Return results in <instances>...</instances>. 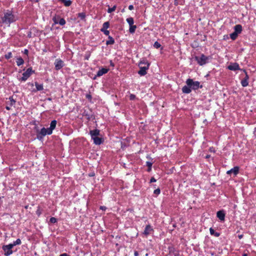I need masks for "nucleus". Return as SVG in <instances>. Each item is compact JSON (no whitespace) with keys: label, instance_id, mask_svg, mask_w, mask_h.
I'll list each match as a JSON object with an SVG mask.
<instances>
[{"label":"nucleus","instance_id":"1","mask_svg":"<svg viewBox=\"0 0 256 256\" xmlns=\"http://www.w3.org/2000/svg\"><path fill=\"white\" fill-rule=\"evenodd\" d=\"M0 28L2 26L3 24L10 26V24L16 22L18 20V18L14 14L12 10H7L6 12H4V16L0 17Z\"/></svg>","mask_w":256,"mask_h":256},{"label":"nucleus","instance_id":"2","mask_svg":"<svg viewBox=\"0 0 256 256\" xmlns=\"http://www.w3.org/2000/svg\"><path fill=\"white\" fill-rule=\"evenodd\" d=\"M35 128L36 132V138L40 140H42L46 135H50L52 134L51 132H49L48 128H42L40 130L38 127H36Z\"/></svg>","mask_w":256,"mask_h":256},{"label":"nucleus","instance_id":"3","mask_svg":"<svg viewBox=\"0 0 256 256\" xmlns=\"http://www.w3.org/2000/svg\"><path fill=\"white\" fill-rule=\"evenodd\" d=\"M211 58L210 56H207L204 54H201L200 56H196L194 60L197 62L200 66H204L208 62V60Z\"/></svg>","mask_w":256,"mask_h":256},{"label":"nucleus","instance_id":"4","mask_svg":"<svg viewBox=\"0 0 256 256\" xmlns=\"http://www.w3.org/2000/svg\"><path fill=\"white\" fill-rule=\"evenodd\" d=\"M186 83L188 86H190L191 90H197L199 88H202V86L200 85V82L198 81H194L192 78H188L186 80Z\"/></svg>","mask_w":256,"mask_h":256},{"label":"nucleus","instance_id":"5","mask_svg":"<svg viewBox=\"0 0 256 256\" xmlns=\"http://www.w3.org/2000/svg\"><path fill=\"white\" fill-rule=\"evenodd\" d=\"M35 73V71L32 70V67L28 68L26 72L22 74V76L18 80L20 82L26 81L30 76Z\"/></svg>","mask_w":256,"mask_h":256},{"label":"nucleus","instance_id":"6","mask_svg":"<svg viewBox=\"0 0 256 256\" xmlns=\"http://www.w3.org/2000/svg\"><path fill=\"white\" fill-rule=\"evenodd\" d=\"M12 245L10 244L7 245H4L2 246V249L4 251V255L6 256H9L13 253V251L12 250Z\"/></svg>","mask_w":256,"mask_h":256},{"label":"nucleus","instance_id":"7","mask_svg":"<svg viewBox=\"0 0 256 256\" xmlns=\"http://www.w3.org/2000/svg\"><path fill=\"white\" fill-rule=\"evenodd\" d=\"M150 64H148V66H139L140 70L138 71V74L140 76H144L147 74V70L149 69Z\"/></svg>","mask_w":256,"mask_h":256},{"label":"nucleus","instance_id":"8","mask_svg":"<svg viewBox=\"0 0 256 256\" xmlns=\"http://www.w3.org/2000/svg\"><path fill=\"white\" fill-rule=\"evenodd\" d=\"M82 116H85L88 120L94 118L93 112L90 110H84L82 112Z\"/></svg>","mask_w":256,"mask_h":256},{"label":"nucleus","instance_id":"9","mask_svg":"<svg viewBox=\"0 0 256 256\" xmlns=\"http://www.w3.org/2000/svg\"><path fill=\"white\" fill-rule=\"evenodd\" d=\"M55 69L56 70H60L64 66V62L60 58H57L55 60L54 63Z\"/></svg>","mask_w":256,"mask_h":256},{"label":"nucleus","instance_id":"10","mask_svg":"<svg viewBox=\"0 0 256 256\" xmlns=\"http://www.w3.org/2000/svg\"><path fill=\"white\" fill-rule=\"evenodd\" d=\"M228 69L234 71L241 70L240 68L239 64L236 62L230 63V64L228 66Z\"/></svg>","mask_w":256,"mask_h":256},{"label":"nucleus","instance_id":"11","mask_svg":"<svg viewBox=\"0 0 256 256\" xmlns=\"http://www.w3.org/2000/svg\"><path fill=\"white\" fill-rule=\"evenodd\" d=\"M226 213L224 210H220L216 212V216L220 221H224Z\"/></svg>","mask_w":256,"mask_h":256},{"label":"nucleus","instance_id":"12","mask_svg":"<svg viewBox=\"0 0 256 256\" xmlns=\"http://www.w3.org/2000/svg\"><path fill=\"white\" fill-rule=\"evenodd\" d=\"M240 170V168L238 166H234L233 168L230 169L229 170H228L226 172V174H234V176L237 175V174L238 173Z\"/></svg>","mask_w":256,"mask_h":256},{"label":"nucleus","instance_id":"13","mask_svg":"<svg viewBox=\"0 0 256 256\" xmlns=\"http://www.w3.org/2000/svg\"><path fill=\"white\" fill-rule=\"evenodd\" d=\"M108 68H102L101 69H100L98 70L96 74V76H94V78L95 79L96 76L100 77V76H102L103 74L107 73L108 72Z\"/></svg>","mask_w":256,"mask_h":256},{"label":"nucleus","instance_id":"14","mask_svg":"<svg viewBox=\"0 0 256 256\" xmlns=\"http://www.w3.org/2000/svg\"><path fill=\"white\" fill-rule=\"evenodd\" d=\"M152 231H154V230L152 228L150 225L148 224V225H146V226L144 230V231L142 234L144 236H147L149 235L150 234L151 232H152Z\"/></svg>","mask_w":256,"mask_h":256},{"label":"nucleus","instance_id":"15","mask_svg":"<svg viewBox=\"0 0 256 256\" xmlns=\"http://www.w3.org/2000/svg\"><path fill=\"white\" fill-rule=\"evenodd\" d=\"M100 131L98 129H94V130H91L90 132V134L91 136L92 139L93 138L98 136L100 135Z\"/></svg>","mask_w":256,"mask_h":256},{"label":"nucleus","instance_id":"16","mask_svg":"<svg viewBox=\"0 0 256 256\" xmlns=\"http://www.w3.org/2000/svg\"><path fill=\"white\" fill-rule=\"evenodd\" d=\"M182 93L186 94H190L192 92L190 86H188V84L184 86L182 88Z\"/></svg>","mask_w":256,"mask_h":256},{"label":"nucleus","instance_id":"17","mask_svg":"<svg viewBox=\"0 0 256 256\" xmlns=\"http://www.w3.org/2000/svg\"><path fill=\"white\" fill-rule=\"evenodd\" d=\"M34 85L36 87V90H32V92H36L37 91H40L43 90L44 87H43V84H38V82H34Z\"/></svg>","mask_w":256,"mask_h":256},{"label":"nucleus","instance_id":"18","mask_svg":"<svg viewBox=\"0 0 256 256\" xmlns=\"http://www.w3.org/2000/svg\"><path fill=\"white\" fill-rule=\"evenodd\" d=\"M56 124H57V121L56 120H52L50 124V128H48L50 132H51L52 133L53 130L56 128Z\"/></svg>","mask_w":256,"mask_h":256},{"label":"nucleus","instance_id":"19","mask_svg":"<svg viewBox=\"0 0 256 256\" xmlns=\"http://www.w3.org/2000/svg\"><path fill=\"white\" fill-rule=\"evenodd\" d=\"M92 140H94V143L96 145H100L104 142V140L102 138H99L98 136L93 138Z\"/></svg>","mask_w":256,"mask_h":256},{"label":"nucleus","instance_id":"20","mask_svg":"<svg viewBox=\"0 0 256 256\" xmlns=\"http://www.w3.org/2000/svg\"><path fill=\"white\" fill-rule=\"evenodd\" d=\"M234 32L238 34H240L242 30V27L241 24H236L234 26Z\"/></svg>","mask_w":256,"mask_h":256},{"label":"nucleus","instance_id":"21","mask_svg":"<svg viewBox=\"0 0 256 256\" xmlns=\"http://www.w3.org/2000/svg\"><path fill=\"white\" fill-rule=\"evenodd\" d=\"M16 63L18 66H20L23 64H24V60L23 58L20 56L16 58Z\"/></svg>","mask_w":256,"mask_h":256},{"label":"nucleus","instance_id":"22","mask_svg":"<svg viewBox=\"0 0 256 256\" xmlns=\"http://www.w3.org/2000/svg\"><path fill=\"white\" fill-rule=\"evenodd\" d=\"M108 40H106V44L107 46L113 44H114V42H115L112 36H108Z\"/></svg>","mask_w":256,"mask_h":256},{"label":"nucleus","instance_id":"23","mask_svg":"<svg viewBox=\"0 0 256 256\" xmlns=\"http://www.w3.org/2000/svg\"><path fill=\"white\" fill-rule=\"evenodd\" d=\"M58 0L60 2L64 4L66 6H69L72 4V2L70 0Z\"/></svg>","mask_w":256,"mask_h":256},{"label":"nucleus","instance_id":"24","mask_svg":"<svg viewBox=\"0 0 256 256\" xmlns=\"http://www.w3.org/2000/svg\"><path fill=\"white\" fill-rule=\"evenodd\" d=\"M210 232L211 235H214L216 237H218L220 236V234L219 232H216L212 228H210Z\"/></svg>","mask_w":256,"mask_h":256},{"label":"nucleus","instance_id":"25","mask_svg":"<svg viewBox=\"0 0 256 256\" xmlns=\"http://www.w3.org/2000/svg\"><path fill=\"white\" fill-rule=\"evenodd\" d=\"M10 100V102L8 104L10 106H14L16 104V101L14 99L13 96H11L8 98Z\"/></svg>","mask_w":256,"mask_h":256},{"label":"nucleus","instance_id":"26","mask_svg":"<svg viewBox=\"0 0 256 256\" xmlns=\"http://www.w3.org/2000/svg\"><path fill=\"white\" fill-rule=\"evenodd\" d=\"M22 243L21 240L20 238H18L16 241H14L12 243L10 244L11 245H12V247L14 248V246H16V245H20Z\"/></svg>","mask_w":256,"mask_h":256},{"label":"nucleus","instance_id":"27","mask_svg":"<svg viewBox=\"0 0 256 256\" xmlns=\"http://www.w3.org/2000/svg\"><path fill=\"white\" fill-rule=\"evenodd\" d=\"M153 162H146V166L148 167L147 171L150 172L152 170V168Z\"/></svg>","mask_w":256,"mask_h":256},{"label":"nucleus","instance_id":"28","mask_svg":"<svg viewBox=\"0 0 256 256\" xmlns=\"http://www.w3.org/2000/svg\"><path fill=\"white\" fill-rule=\"evenodd\" d=\"M148 64L150 63L146 59L143 58L142 60L140 61V62L138 64V66H141L142 64H146V66H148Z\"/></svg>","mask_w":256,"mask_h":256},{"label":"nucleus","instance_id":"29","mask_svg":"<svg viewBox=\"0 0 256 256\" xmlns=\"http://www.w3.org/2000/svg\"><path fill=\"white\" fill-rule=\"evenodd\" d=\"M129 32L131 34H133L135 32L136 29V25H132L130 26Z\"/></svg>","mask_w":256,"mask_h":256},{"label":"nucleus","instance_id":"30","mask_svg":"<svg viewBox=\"0 0 256 256\" xmlns=\"http://www.w3.org/2000/svg\"><path fill=\"white\" fill-rule=\"evenodd\" d=\"M238 35V34L237 33L234 32L230 34V38L232 40H235L237 38Z\"/></svg>","mask_w":256,"mask_h":256},{"label":"nucleus","instance_id":"31","mask_svg":"<svg viewBox=\"0 0 256 256\" xmlns=\"http://www.w3.org/2000/svg\"><path fill=\"white\" fill-rule=\"evenodd\" d=\"M242 86L243 87H246L248 85V82L246 79H242L241 81Z\"/></svg>","mask_w":256,"mask_h":256},{"label":"nucleus","instance_id":"32","mask_svg":"<svg viewBox=\"0 0 256 256\" xmlns=\"http://www.w3.org/2000/svg\"><path fill=\"white\" fill-rule=\"evenodd\" d=\"M126 22L130 26L133 25L134 23V18L132 17L126 18Z\"/></svg>","mask_w":256,"mask_h":256},{"label":"nucleus","instance_id":"33","mask_svg":"<svg viewBox=\"0 0 256 256\" xmlns=\"http://www.w3.org/2000/svg\"><path fill=\"white\" fill-rule=\"evenodd\" d=\"M78 17L80 18V20H84L86 18V14L84 12H80L78 14Z\"/></svg>","mask_w":256,"mask_h":256},{"label":"nucleus","instance_id":"34","mask_svg":"<svg viewBox=\"0 0 256 256\" xmlns=\"http://www.w3.org/2000/svg\"><path fill=\"white\" fill-rule=\"evenodd\" d=\"M116 5L114 6L112 8H108L107 10V12L108 13H112L116 10Z\"/></svg>","mask_w":256,"mask_h":256},{"label":"nucleus","instance_id":"35","mask_svg":"<svg viewBox=\"0 0 256 256\" xmlns=\"http://www.w3.org/2000/svg\"><path fill=\"white\" fill-rule=\"evenodd\" d=\"M66 20L64 18H60L59 21H58V24L60 26H64L66 24Z\"/></svg>","mask_w":256,"mask_h":256},{"label":"nucleus","instance_id":"36","mask_svg":"<svg viewBox=\"0 0 256 256\" xmlns=\"http://www.w3.org/2000/svg\"><path fill=\"white\" fill-rule=\"evenodd\" d=\"M60 18V16H59L53 17L52 20L54 21V24H58V21H59Z\"/></svg>","mask_w":256,"mask_h":256},{"label":"nucleus","instance_id":"37","mask_svg":"<svg viewBox=\"0 0 256 256\" xmlns=\"http://www.w3.org/2000/svg\"><path fill=\"white\" fill-rule=\"evenodd\" d=\"M110 26V22H104L102 24V28L107 29Z\"/></svg>","mask_w":256,"mask_h":256},{"label":"nucleus","instance_id":"38","mask_svg":"<svg viewBox=\"0 0 256 256\" xmlns=\"http://www.w3.org/2000/svg\"><path fill=\"white\" fill-rule=\"evenodd\" d=\"M12 57V52H8L6 54L4 55V58L6 60H8L10 58H11Z\"/></svg>","mask_w":256,"mask_h":256},{"label":"nucleus","instance_id":"39","mask_svg":"<svg viewBox=\"0 0 256 256\" xmlns=\"http://www.w3.org/2000/svg\"><path fill=\"white\" fill-rule=\"evenodd\" d=\"M100 30H101V32H103L105 35L108 36H109L110 32H109V30H107V29L101 28Z\"/></svg>","mask_w":256,"mask_h":256},{"label":"nucleus","instance_id":"40","mask_svg":"<svg viewBox=\"0 0 256 256\" xmlns=\"http://www.w3.org/2000/svg\"><path fill=\"white\" fill-rule=\"evenodd\" d=\"M154 46L156 48H158L161 47V44L158 42L156 41L154 42Z\"/></svg>","mask_w":256,"mask_h":256},{"label":"nucleus","instance_id":"41","mask_svg":"<svg viewBox=\"0 0 256 256\" xmlns=\"http://www.w3.org/2000/svg\"><path fill=\"white\" fill-rule=\"evenodd\" d=\"M50 222L52 224H55L57 222V219L54 217H51L50 219Z\"/></svg>","mask_w":256,"mask_h":256},{"label":"nucleus","instance_id":"42","mask_svg":"<svg viewBox=\"0 0 256 256\" xmlns=\"http://www.w3.org/2000/svg\"><path fill=\"white\" fill-rule=\"evenodd\" d=\"M240 70L243 71L245 73L246 76H245V77L244 78V79H246V80H248V79H249V76H248V73H247L246 71L245 70H244V69Z\"/></svg>","mask_w":256,"mask_h":256},{"label":"nucleus","instance_id":"43","mask_svg":"<svg viewBox=\"0 0 256 256\" xmlns=\"http://www.w3.org/2000/svg\"><path fill=\"white\" fill-rule=\"evenodd\" d=\"M135 99H136V96L134 94H130V100H134Z\"/></svg>","mask_w":256,"mask_h":256},{"label":"nucleus","instance_id":"44","mask_svg":"<svg viewBox=\"0 0 256 256\" xmlns=\"http://www.w3.org/2000/svg\"><path fill=\"white\" fill-rule=\"evenodd\" d=\"M160 192V190L159 188H156L154 192V194H156V196L158 195Z\"/></svg>","mask_w":256,"mask_h":256},{"label":"nucleus","instance_id":"45","mask_svg":"<svg viewBox=\"0 0 256 256\" xmlns=\"http://www.w3.org/2000/svg\"><path fill=\"white\" fill-rule=\"evenodd\" d=\"M86 98L90 102L92 100V96L90 94H86Z\"/></svg>","mask_w":256,"mask_h":256},{"label":"nucleus","instance_id":"46","mask_svg":"<svg viewBox=\"0 0 256 256\" xmlns=\"http://www.w3.org/2000/svg\"><path fill=\"white\" fill-rule=\"evenodd\" d=\"M156 182V180L154 177H152V178H151L150 180V182L152 183V182Z\"/></svg>","mask_w":256,"mask_h":256},{"label":"nucleus","instance_id":"47","mask_svg":"<svg viewBox=\"0 0 256 256\" xmlns=\"http://www.w3.org/2000/svg\"><path fill=\"white\" fill-rule=\"evenodd\" d=\"M42 214V212L40 209V208H38L37 210L36 211V214L38 216H40Z\"/></svg>","mask_w":256,"mask_h":256},{"label":"nucleus","instance_id":"48","mask_svg":"<svg viewBox=\"0 0 256 256\" xmlns=\"http://www.w3.org/2000/svg\"><path fill=\"white\" fill-rule=\"evenodd\" d=\"M90 54H86V56H84V59L88 60L90 57Z\"/></svg>","mask_w":256,"mask_h":256},{"label":"nucleus","instance_id":"49","mask_svg":"<svg viewBox=\"0 0 256 256\" xmlns=\"http://www.w3.org/2000/svg\"><path fill=\"white\" fill-rule=\"evenodd\" d=\"M94 175H95V174L94 172H92L88 174V176L90 177L94 176Z\"/></svg>","mask_w":256,"mask_h":256},{"label":"nucleus","instance_id":"50","mask_svg":"<svg viewBox=\"0 0 256 256\" xmlns=\"http://www.w3.org/2000/svg\"><path fill=\"white\" fill-rule=\"evenodd\" d=\"M24 54L26 55H28V50L27 49H24Z\"/></svg>","mask_w":256,"mask_h":256},{"label":"nucleus","instance_id":"51","mask_svg":"<svg viewBox=\"0 0 256 256\" xmlns=\"http://www.w3.org/2000/svg\"><path fill=\"white\" fill-rule=\"evenodd\" d=\"M134 7L132 5L130 4L128 6V9L130 10H134Z\"/></svg>","mask_w":256,"mask_h":256},{"label":"nucleus","instance_id":"52","mask_svg":"<svg viewBox=\"0 0 256 256\" xmlns=\"http://www.w3.org/2000/svg\"><path fill=\"white\" fill-rule=\"evenodd\" d=\"M28 37L29 38H32V32L30 31L28 32Z\"/></svg>","mask_w":256,"mask_h":256},{"label":"nucleus","instance_id":"53","mask_svg":"<svg viewBox=\"0 0 256 256\" xmlns=\"http://www.w3.org/2000/svg\"><path fill=\"white\" fill-rule=\"evenodd\" d=\"M59 256H70L68 255L66 253H63V254H60Z\"/></svg>","mask_w":256,"mask_h":256},{"label":"nucleus","instance_id":"54","mask_svg":"<svg viewBox=\"0 0 256 256\" xmlns=\"http://www.w3.org/2000/svg\"><path fill=\"white\" fill-rule=\"evenodd\" d=\"M139 254H138V252L136 250H135L134 252V256H138Z\"/></svg>","mask_w":256,"mask_h":256},{"label":"nucleus","instance_id":"55","mask_svg":"<svg viewBox=\"0 0 256 256\" xmlns=\"http://www.w3.org/2000/svg\"><path fill=\"white\" fill-rule=\"evenodd\" d=\"M100 209L105 210L106 209V208L105 206H100Z\"/></svg>","mask_w":256,"mask_h":256},{"label":"nucleus","instance_id":"56","mask_svg":"<svg viewBox=\"0 0 256 256\" xmlns=\"http://www.w3.org/2000/svg\"><path fill=\"white\" fill-rule=\"evenodd\" d=\"M110 66H113V67L114 66V64L112 60H110Z\"/></svg>","mask_w":256,"mask_h":256},{"label":"nucleus","instance_id":"57","mask_svg":"<svg viewBox=\"0 0 256 256\" xmlns=\"http://www.w3.org/2000/svg\"><path fill=\"white\" fill-rule=\"evenodd\" d=\"M10 106H10V105H9V106H6V108L7 110H10Z\"/></svg>","mask_w":256,"mask_h":256},{"label":"nucleus","instance_id":"58","mask_svg":"<svg viewBox=\"0 0 256 256\" xmlns=\"http://www.w3.org/2000/svg\"><path fill=\"white\" fill-rule=\"evenodd\" d=\"M244 236L243 234H240L238 236V238L239 239H242Z\"/></svg>","mask_w":256,"mask_h":256},{"label":"nucleus","instance_id":"59","mask_svg":"<svg viewBox=\"0 0 256 256\" xmlns=\"http://www.w3.org/2000/svg\"><path fill=\"white\" fill-rule=\"evenodd\" d=\"M28 85H30L31 86H34V84L33 83H31V82H28Z\"/></svg>","mask_w":256,"mask_h":256},{"label":"nucleus","instance_id":"60","mask_svg":"<svg viewBox=\"0 0 256 256\" xmlns=\"http://www.w3.org/2000/svg\"><path fill=\"white\" fill-rule=\"evenodd\" d=\"M210 158V155L208 154L206 156V158Z\"/></svg>","mask_w":256,"mask_h":256},{"label":"nucleus","instance_id":"61","mask_svg":"<svg viewBox=\"0 0 256 256\" xmlns=\"http://www.w3.org/2000/svg\"><path fill=\"white\" fill-rule=\"evenodd\" d=\"M242 256H248V254H244Z\"/></svg>","mask_w":256,"mask_h":256},{"label":"nucleus","instance_id":"62","mask_svg":"<svg viewBox=\"0 0 256 256\" xmlns=\"http://www.w3.org/2000/svg\"><path fill=\"white\" fill-rule=\"evenodd\" d=\"M48 100H52V98H48Z\"/></svg>","mask_w":256,"mask_h":256},{"label":"nucleus","instance_id":"63","mask_svg":"<svg viewBox=\"0 0 256 256\" xmlns=\"http://www.w3.org/2000/svg\"><path fill=\"white\" fill-rule=\"evenodd\" d=\"M146 256H148V254H146Z\"/></svg>","mask_w":256,"mask_h":256},{"label":"nucleus","instance_id":"64","mask_svg":"<svg viewBox=\"0 0 256 256\" xmlns=\"http://www.w3.org/2000/svg\"><path fill=\"white\" fill-rule=\"evenodd\" d=\"M174 256H178V255L174 254Z\"/></svg>","mask_w":256,"mask_h":256}]
</instances>
